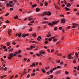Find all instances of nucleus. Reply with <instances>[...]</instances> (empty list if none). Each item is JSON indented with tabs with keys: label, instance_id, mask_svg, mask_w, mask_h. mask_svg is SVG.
Here are the masks:
<instances>
[{
	"label": "nucleus",
	"instance_id": "nucleus-14",
	"mask_svg": "<svg viewBox=\"0 0 79 79\" xmlns=\"http://www.w3.org/2000/svg\"><path fill=\"white\" fill-rule=\"evenodd\" d=\"M42 24H44V23H45L46 24H48V21H43L42 22Z\"/></svg>",
	"mask_w": 79,
	"mask_h": 79
},
{
	"label": "nucleus",
	"instance_id": "nucleus-37",
	"mask_svg": "<svg viewBox=\"0 0 79 79\" xmlns=\"http://www.w3.org/2000/svg\"><path fill=\"white\" fill-rule=\"evenodd\" d=\"M59 30H60V31H61V30H62V27H59Z\"/></svg>",
	"mask_w": 79,
	"mask_h": 79
},
{
	"label": "nucleus",
	"instance_id": "nucleus-58",
	"mask_svg": "<svg viewBox=\"0 0 79 79\" xmlns=\"http://www.w3.org/2000/svg\"><path fill=\"white\" fill-rule=\"evenodd\" d=\"M36 70L37 71H40V70L39 69V68H37L36 69Z\"/></svg>",
	"mask_w": 79,
	"mask_h": 79
},
{
	"label": "nucleus",
	"instance_id": "nucleus-15",
	"mask_svg": "<svg viewBox=\"0 0 79 79\" xmlns=\"http://www.w3.org/2000/svg\"><path fill=\"white\" fill-rule=\"evenodd\" d=\"M18 18V15H16L15 17H14V19H17Z\"/></svg>",
	"mask_w": 79,
	"mask_h": 79
},
{
	"label": "nucleus",
	"instance_id": "nucleus-8",
	"mask_svg": "<svg viewBox=\"0 0 79 79\" xmlns=\"http://www.w3.org/2000/svg\"><path fill=\"white\" fill-rule=\"evenodd\" d=\"M6 6L7 7H8V6H10V7L13 6V5H12L10 4L9 3H7L6 4Z\"/></svg>",
	"mask_w": 79,
	"mask_h": 79
},
{
	"label": "nucleus",
	"instance_id": "nucleus-57",
	"mask_svg": "<svg viewBox=\"0 0 79 79\" xmlns=\"http://www.w3.org/2000/svg\"><path fill=\"white\" fill-rule=\"evenodd\" d=\"M12 10H13V8H10V11H12Z\"/></svg>",
	"mask_w": 79,
	"mask_h": 79
},
{
	"label": "nucleus",
	"instance_id": "nucleus-2",
	"mask_svg": "<svg viewBox=\"0 0 79 79\" xmlns=\"http://www.w3.org/2000/svg\"><path fill=\"white\" fill-rule=\"evenodd\" d=\"M48 15V16H51L52 13L50 11H45L42 14L40 15L41 16H44V15Z\"/></svg>",
	"mask_w": 79,
	"mask_h": 79
},
{
	"label": "nucleus",
	"instance_id": "nucleus-33",
	"mask_svg": "<svg viewBox=\"0 0 79 79\" xmlns=\"http://www.w3.org/2000/svg\"><path fill=\"white\" fill-rule=\"evenodd\" d=\"M27 60V58H25L23 59V61H26Z\"/></svg>",
	"mask_w": 79,
	"mask_h": 79
},
{
	"label": "nucleus",
	"instance_id": "nucleus-36",
	"mask_svg": "<svg viewBox=\"0 0 79 79\" xmlns=\"http://www.w3.org/2000/svg\"><path fill=\"white\" fill-rule=\"evenodd\" d=\"M48 40H49V42H50V41H52V39L51 38H49Z\"/></svg>",
	"mask_w": 79,
	"mask_h": 79
},
{
	"label": "nucleus",
	"instance_id": "nucleus-51",
	"mask_svg": "<svg viewBox=\"0 0 79 79\" xmlns=\"http://www.w3.org/2000/svg\"><path fill=\"white\" fill-rule=\"evenodd\" d=\"M70 28H71V26H68L67 27V29H70Z\"/></svg>",
	"mask_w": 79,
	"mask_h": 79
},
{
	"label": "nucleus",
	"instance_id": "nucleus-12",
	"mask_svg": "<svg viewBox=\"0 0 79 79\" xmlns=\"http://www.w3.org/2000/svg\"><path fill=\"white\" fill-rule=\"evenodd\" d=\"M67 7H69V6H71V4L70 3H68L67 4Z\"/></svg>",
	"mask_w": 79,
	"mask_h": 79
},
{
	"label": "nucleus",
	"instance_id": "nucleus-60",
	"mask_svg": "<svg viewBox=\"0 0 79 79\" xmlns=\"http://www.w3.org/2000/svg\"><path fill=\"white\" fill-rule=\"evenodd\" d=\"M57 68H58V69L59 68H61V67L60 66H58L57 67Z\"/></svg>",
	"mask_w": 79,
	"mask_h": 79
},
{
	"label": "nucleus",
	"instance_id": "nucleus-11",
	"mask_svg": "<svg viewBox=\"0 0 79 79\" xmlns=\"http://www.w3.org/2000/svg\"><path fill=\"white\" fill-rule=\"evenodd\" d=\"M55 8L56 9H58V10H60V7H58L57 6L55 5Z\"/></svg>",
	"mask_w": 79,
	"mask_h": 79
},
{
	"label": "nucleus",
	"instance_id": "nucleus-13",
	"mask_svg": "<svg viewBox=\"0 0 79 79\" xmlns=\"http://www.w3.org/2000/svg\"><path fill=\"white\" fill-rule=\"evenodd\" d=\"M6 75H3V76H1L0 77L1 79H3V78L6 77Z\"/></svg>",
	"mask_w": 79,
	"mask_h": 79
},
{
	"label": "nucleus",
	"instance_id": "nucleus-6",
	"mask_svg": "<svg viewBox=\"0 0 79 79\" xmlns=\"http://www.w3.org/2000/svg\"><path fill=\"white\" fill-rule=\"evenodd\" d=\"M40 53L41 56H42V54H45V52H43V51L41 50L40 52Z\"/></svg>",
	"mask_w": 79,
	"mask_h": 79
},
{
	"label": "nucleus",
	"instance_id": "nucleus-63",
	"mask_svg": "<svg viewBox=\"0 0 79 79\" xmlns=\"http://www.w3.org/2000/svg\"><path fill=\"white\" fill-rule=\"evenodd\" d=\"M18 35H19L18 37H20V36L21 35V34H18Z\"/></svg>",
	"mask_w": 79,
	"mask_h": 79
},
{
	"label": "nucleus",
	"instance_id": "nucleus-17",
	"mask_svg": "<svg viewBox=\"0 0 79 79\" xmlns=\"http://www.w3.org/2000/svg\"><path fill=\"white\" fill-rule=\"evenodd\" d=\"M40 11V9L39 8H36V12H38V11Z\"/></svg>",
	"mask_w": 79,
	"mask_h": 79
},
{
	"label": "nucleus",
	"instance_id": "nucleus-41",
	"mask_svg": "<svg viewBox=\"0 0 79 79\" xmlns=\"http://www.w3.org/2000/svg\"><path fill=\"white\" fill-rule=\"evenodd\" d=\"M40 6H43V3H42L41 2H40Z\"/></svg>",
	"mask_w": 79,
	"mask_h": 79
},
{
	"label": "nucleus",
	"instance_id": "nucleus-40",
	"mask_svg": "<svg viewBox=\"0 0 79 79\" xmlns=\"http://www.w3.org/2000/svg\"><path fill=\"white\" fill-rule=\"evenodd\" d=\"M32 65L34 67H35V63H34L32 64Z\"/></svg>",
	"mask_w": 79,
	"mask_h": 79
},
{
	"label": "nucleus",
	"instance_id": "nucleus-21",
	"mask_svg": "<svg viewBox=\"0 0 79 79\" xmlns=\"http://www.w3.org/2000/svg\"><path fill=\"white\" fill-rule=\"evenodd\" d=\"M76 59H74V60L73 61V63L75 64L76 63Z\"/></svg>",
	"mask_w": 79,
	"mask_h": 79
},
{
	"label": "nucleus",
	"instance_id": "nucleus-9",
	"mask_svg": "<svg viewBox=\"0 0 79 79\" xmlns=\"http://www.w3.org/2000/svg\"><path fill=\"white\" fill-rule=\"evenodd\" d=\"M12 31L11 30V29H9L8 31V34H11V33Z\"/></svg>",
	"mask_w": 79,
	"mask_h": 79
},
{
	"label": "nucleus",
	"instance_id": "nucleus-42",
	"mask_svg": "<svg viewBox=\"0 0 79 79\" xmlns=\"http://www.w3.org/2000/svg\"><path fill=\"white\" fill-rule=\"evenodd\" d=\"M13 50V49L11 48L9 50V52H12Z\"/></svg>",
	"mask_w": 79,
	"mask_h": 79
},
{
	"label": "nucleus",
	"instance_id": "nucleus-19",
	"mask_svg": "<svg viewBox=\"0 0 79 79\" xmlns=\"http://www.w3.org/2000/svg\"><path fill=\"white\" fill-rule=\"evenodd\" d=\"M50 37H51V34H48L46 35V37L48 38Z\"/></svg>",
	"mask_w": 79,
	"mask_h": 79
},
{
	"label": "nucleus",
	"instance_id": "nucleus-22",
	"mask_svg": "<svg viewBox=\"0 0 79 79\" xmlns=\"http://www.w3.org/2000/svg\"><path fill=\"white\" fill-rule=\"evenodd\" d=\"M0 19H2V21H4V20H3V17L2 16L0 17Z\"/></svg>",
	"mask_w": 79,
	"mask_h": 79
},
{
	"label": "nucleus",
	"instance_id": "nucleus-62",
	"mask_svg": "<svg viewBox=\"0 0 79 79\" xmlns=\"http://www.w3.org/2000/svg\"><path fill=\"white\" fill-rule=\"evenodd\" d=\"M36 55H37V56H40V55L38 53H37L36 54Z\"/></svg>",
	"mask_w": 79,
	"mask_h": 79
},
{
	"label": "nucleus",
	"instance_id": "nucleus-38",
	"mask_svg": "<svg viewBox=\"0 0 79 79\" xmlns=\"http://www.w3.org/2000/svg\"><path fill=\"white\" fill-rule=\"evenodd\" d=\"M13 1H9V3H10V4H13Z\"/></svg>",
	"mask_w": 79,
	"mask_h": 79
},
{
	"label": "nucleus",
	"instance_id": "nucleus-61",
	"mask_svg": "<svg viewBox=\"0 0 79 79\" xmlns=\"http://www.w3.org/2000/svg\"><path fill=\"white\" fill-rule=\"evenodd\" d=\"M64 4H65V5H66V4L67 3L66 2V1H65V0H64Z\"/></svg>",
	"mask_w": 79,
	"mask_h": 79
},
{
	"label": "nucleus",
	"instance_id": "nucleus-44",
	"mask_svg": "<svg viewBox=\"0 0 79 79\" xmlns=\"http://www.w3.org/2000/svg\"><path fill=\"white\" fill-rule=\"evenodd\" d=\"M34 23V21H31L30 22V23Z\"/></svg>",
	"mask_w": 79,
	"mask_h": 79
},
{
	"label": "nucleus",
	"instance_id": "nucleus-48",
	"mask_svg": "<svg viewBox=\"0 0 79 79\" xmlns=\"http://www.w3.org/2000/svg\"><path fill=\"white\" fill-rule=\"evenodd\" d=\"M32 43H34V44H37V42L34 41H32Z\"/></svg>",
	"mask_w": 79,
	"mask_h": 79
},
{
	"label": "nucleus",
	"instance_id": "nucleus-54",
	"mask_svg": "<svg viewBox=\"0 0 79 79\" xmlns=\"http://www.w3.org/2000/svg\"><path fill=\"white\" fill-rule=\"evenodd\" d=\"M27 73V72H24L23 73V75H24V74H26Z\"/></svg>",
	"mask_w": 79,
	"mask_h": 79
},
{
	"label": "nucleus",
	"instance_id": "nucleus-1",
	"mask_svg": "<svg viewBox=\"0 0 79 79\" xmlns=\"http://www.w3.org/2000/svg\"><path fill=\"white\" fill-rule=\"evenodd\" d=\"M60 22V20H57V21H56V20H54L52 22V23H48V25L49 26H53V25H55V24H57V23H58Z\"/></svg>",
	"mask_w": 79,
	"mask_h": 79
},
{
	"label": "nucleus",
	"instance_id": "nucleus-59",
	"mask_svg": "<svg viewBox=\"0 0 79 79\" xmlns=\"http://www.w3.org/2000/svg\"><path fill=\"white\" fill-rule=\"evenodd\" d=\"M51 78V79H53V75H51L50 76Z\"/></svg>",
	"mask_w": 79,
	"mask_h": 79
},
{
	"label": "nucleus",
	"instance_id": "nucleus-52",
	"mask_svg": "<svg viewBox=\"0 0 79 79\" xmlns=\"http://www.w3.org/2000/svg\"><path fill=\"white\" fill-rule=\"evenodd\" d=\"M30 60H31V59H28V60L27 61V62H29V61H30Z\"/></svg>",
	"mask_w": 79,
	"mask_h": 79
},
{
	"label": "nucleus",
	"instance_id": "nucleus-46",
	"mask_svg": "<svg viewBox=\"0 0 79 79\" xmlns=\"http://www.w3.org/2000/svg\"><path fill=\"white\" fill-rule=\"evenodd\" d=\"M30 77V75L29 74H28L27 77V78H29Z\"/></svg>",
	"mask_w": 79,
	"mask_h": 79
},
{
	"label": "nucleus",
	"instance_id": "nucleus-53",
	"mask_svg": "<svg viewBox=\"0 0 79 79\" xmlns=\"http://www.w3.org/2000/svg\"><path fill=\"white\" fill-rule=\"evenodd\" d=\"M44 48H46V49H47L48 48L46 46H44Z\"/></svg>",
	"mask_w": 79,
	"mask_h": 79
},
{
	"label": "nucleus",
	"instance_id": "nucleus-23",
	"mask_svg": "<svg viewBox=\"0 0 79 79\" xmlns=\"http://www.w3.org/2000/svg\"><path fill=\"white\" fill-rule=\"evenodd\" d=\"M32 36H34V37H36V34L35 33H33L32 34Z\"/></svg>",
	"mask_w": 79,
	"mask_h": 79
},
{
	"label": "nucleus",
	"instance_id": "nucleus-35",
	"mask_svg": "<svg viewBox=\"0 0 79 79\" xmlns=\"http://www.w3.org/2000/svg\"><path fill=\"white\" fill-rule=\"evenodd\" d=\"M32 28L31 27V28L29 30V31H32Z\"/></svg>",
	"mask_w": 79,
	"mask_h": 79
},
{
	"label": "nucleus",
	"instance_id": "nucleus-34",
	"mask_svg": "<svg viewBox=\"0 0 79 79\" xmlns=\"http://www.w3.org/2000/svg\"><path fill=\"white\" fill-rule=\"evenodd\" d=\"M68 73H69V72H67V71H65V74H67V75H68Z\"/></svg>",
	"mask_w": 79,
	"mask_h": 79
},
{
	"label": "nucleus",
	"instance_id": "nucleus-27",
	"mask_svg": "<svg viewBox=\"0 0 79 79\" xmlns=\"http://www.w3.org/2000/svg\"><path fill=\"white\" fill-rule=\"evenodd\" d=\"M57 69V68L55 67L53 68L52 70L53 71H55V70L56 69Z\"/></svg>",
	"mask_w": 79,
	"mask_h": 79
},
{
	"label": "nucleus",
	"instance_id": "nucleus-39",
	"mask_svg": "<svg viewBox=\"0 0 79 79\" xmlns=\"http://www.w3.org/2000/svg\"><path fill=\"white\" fill-rule=\"evenodd\" d=\"M12 44H13L14 45H16V43L15 42H12Z\"/></svg>",
	"mask_w": 79,
	"mask_h": 79
},
{
	"label": "nucleus",
	"instance_id": "nucleus-28",
	"mask_svg": "<svg viewBox=\"0 0 79 79\" xmlns=\"http://www.w3.org/2000/svg\"><path fill=\"white\" fill-rule=\"evenodd\" d=\"M42 71L43 73H46V72L44 69H42Z\"/></svg>",
	"mask_w": 79,
	"mask_h": 79
},
{
	"label": "nucleus",
	"instance_id": "nucleus-10",
	"mask_svg": "<svg viewBox=\"0 0 79 79\" xmlns=\"http://www.w3.org/2000/svg\"><path fill=\"white\" fill-rule=\"evenodd\" d=\"M26 36H28V34H23V36H22V37H25Z\"/></svg>",
	"mask_w": 79,
	"mask_h": 79
},
{
	"label": "nucleus",
	"instance_id": "nucleus-29",
	"mask_svg": "<svg viewBox=\"0 0 79 79\" xmlns=\"http://www.w3.org/2000/svg\"><path fill=\"white\" fill-rule=\"evenodd\" d=\"M57 27H54V31H56V30H57Z\"/></svg>",
	"mask_w": 79,
	"mask_h": 79
},
{
	"label": "nucleus",
	"instance_id": "nucleus-24",
	"mask_svg": "<svg viewBox=\"0 0 79 79\" xmlns=\"http://www.w3.org/2000/svg\"><path fill=\"white\" fill-rule=\"evenodd\" d=\"M15 77V75H13L12 76H11L10 77V79H12V78H13V77Z\"/></svg>",
	"mask_w": 79,
	"mask_h": 79
},
{
	"label": "nucleus",
	"instance_id": "nucleus-30",
	"mask_svg": "<svg viewBox=\"0 0 79 79\" xmlns=\"http://www.w3.org/2000/svg\"><path fill=\"white\" fill-rule=\"evenodd\" d=\"M48 5V2H45V6H47Z\"/></svg>",
	"mask_w": 79,
	"mask_h": 79
},
{
	"label": "nucleus",
	"instance_id": "nucleus-5",
	"mask_svg": "<svg viewBox=\"0 0 79 79\" xmlns=\"http://www.w3.org/2000/svg\"><path fill=\"white\" fill-rule=\"evenodd\" d=\"M60 21L61 23L64 24L66 22V20L65 19H62L60 20Z\"/></svg>",
	"mask_w": 79,
	"mask_h": 79
},
{
	"label": "nucleus",
	"instance_id": "nucleus-32",
	"mask_svg": "<svg viewBox=\"0 0 79 79\" xmlns=\"http://www.w3.org/2000/svg\"><path fill=\"white\" fill-rule=\"evenodd\" d=\"M35 73H32L31 75V76H35Z\"/></svg>",
	"mask_w": 79,
	"mask_h": 79
},
{
	"label": "nucleus",
	"instance_id": "nucleus-26",
	"mask_svg": "<svg viewBox=\"0 0 79 79\" xmlns=\"http://www.w3.org/2000/svg\"><path fill=\"white\" fill-rule=\"evenodd\" d=\"M60 42H58L56 43V45H60Z\"/></svg>",
	"mask_w": 79,
	"mask_h": 79
},
{
	"label": "nucleus",
	"instance_id": "nucleus-64",
	"mask_svg": "<svg viewBox=\"0 0 79 79\" xmlns=\"http://www.w3.org/2000/svg\"><path fill=\"white\" fill-rule=\"evenodd\" d=\"M63 64V62H61L60 63V64L61 65Z\"/></svg>",
	"mask_w": 79,
	"mask_h": 79
},
{
	"label": "nucleus",
	"instance_id": "nucleus-25",
	"mask_svg": "<svg viewBox=\"0 0 79 79\" xmlns=\"http://www.w3.org/2000/svg\"><path fill=\"white\" fill-rule=\"evenodd\" d=\"M5 23H6V24H7L8 23H10V21L8 20H6V21L5 22Z\"/></svg>",
	"mask_w": 79,
	"mask_h": 79
},
{
	"label": "nucleus",
	"instance_id": "nucleus-18",
	"mask_svg": "<svg viewBox=\"0 0 79 79\" xmlns=\"http://www.w3.org/2000/svg\"><path fill=\"white\" fill-rule=\"evenodd\" d=\"M36 6H37V4H35L32 5V8H34V7H36Z\"/></svg>",
	"mask_w": 79,
	"mask_h": 79
},
{
	"label": "nucleus",
	"instance_id": "nucleus-43",
	"mask_svg": "<svg viewBox=\"0 0 79 79\" xmlns=\"http://www.w3.org/2000/svg\"><path fill=\"white\" fill-rule=\"evenodd\" d=\"M3 69H4V71H6L7 69V67H6L5 68Z\"/></svg>",
	"mask_w": 79,
	"mask_h": 79
},
{
	"label": "nucleus",
	"instance_id": "nucleus-56",
	"mask_svg": "<svg viewBox=\"0 0 79 79\" xmlns=\"http://www.w3.org/2000/svg\"><path fill=\"white\" fill-rule=\"evenodd\" d=\"M56 62L57 63H60V60H58L56 61Z\"/></svg>",
	"mask_w": 79,
	"mask_h": 79
},
{
	"label": "nucleus",
	"instance_id": "nucleus-7",
	"mask_svg": "<svg viewBox=\"0 0 79 79\" xmlns=\"http://www.w3.org/2000/svg\"><path fill=\"white\" fill-rule=\"evenodd\" d=\"M27 19L29 21H31L33 19V18H32V16H30L27 18Z\"/></svg>",
	"mask_w": 79,
	"mask_h": 79
},
{
	"label": "nucleus",
	"instance_id": "nucleus-45",
	"mask_svg": "<svg viewBox=\"0 0 79 79\" xmlns=\"http://www.w3.org/2000/svg\"><path fill=\"white\" fill-rule=\"evenodd\" d=\"M57 41V39H54L53 40V42H56V41Z\"/></svg>",
	"mask_w": 79,
	"mask_h": 79
},
{
	"label": "nucleus",
	"instance_id": "nucleus-16",
	"mask_svg": "<svg viewBox=\"0 0 79 79\" xmlns=\"http://www.w3.org/2000/svg\"><path fill=\"white\" fill-rule=\"evenodd\" d=\"M6 44H7L6 46H10V45L11 44V43L9 42L6 43Z\"/></svg>",
	"mask_w": 79,
	"mask_h": 79
},
{
	"label": "nucleus",
	"instance_id": "nucleus-3",
	"mask_svg": "<svg viewBox=\"0 0 79 79\" xmlns=\"http://www.w3.org/2000/svg\"><path fill=\"white\" fill-rule=\"evenodd\" d=\"M73 55L72 54H68V55L67 58L68 59H73V57H72L71 55Z\"/></svg>",
	"mask_w": 79,
	"mask_h": 79
},
{
	"label": "nucleus",
	"instance_id": "nucleus-47",
	"mask_svg": "<svg viewBox=\"0 0 79 79\" xmlns=\"http://www.w3.org/2000/svg\"><path fill=\"white\" fill-rule=\"evenodd\" d=\"M64 36H62V40H64Z\"/></svg>",
	"mask_w": 79,
	"mask_h": 79
},
{
	"label": "nucleus",
	"instance_id": "nucleus-31",
	"mask_svg": "<svg viewBox=\"0 0 79 79\" xmlns=\"http://www.w3.org/2000/svg\"><path fill=\"white\" fill-rule=\"evenodd\" d=\"M75 55H76V56H78V55H79V54H78L77 52H75Z\"/></svg>",
	"mask_w": 79,
	"mask_h": 79
},
{
	"label": "nucleus",
	"instance_id": "nucleus-20",
	"mask_svg": "<svg viewBox=\"0 0 79 79\" xmlns=\"http://www.w3.org/2000/svg\"><path fill=\"white\" fill-rule=\"evenodd\" d=\"M64 9L65 10H67V11H69V10H70V9L67 8V7H65L64 8Z\"/></svg>",
	"mask_w": 79,
	"mask_h": 79
},
{
	"label": "nucleus",
	"instance_id": "nucleus-49",
	"mask_svg": "<svg viewBox=\"0 0 79 79\" xmlns=\"http://www.w3.org/2000/svg\"><path fill=\"white\" fill-rule=\"evenodd\" d=\"M53 70H52V69H51V70H50V73H53Z\"/></svg>",
	"mask_w": 79,
	"mask_h": 79
},
{
	"label": "nucleus",
	"instance_id": "nucleus-4",
	"mask_svg": "<svg viewBox=\"0 0 79 79\" xmlns=\"http://www.w3.org/2000/svg\"><path fill=\"white\" fill-rule=\"evenodd\" d=\"M13 54L12 53H10L9 55V56L8 57V58L9 60H11V58H13Z\"/></svg>",
	"mask_w": 79,
	"mask_h": 79
},
{
	"label": "nucleus",
	"instance_id": "nucleus-55",
	"mask_svg": "<svg viewBox=\"0 0 79 79\" xmlns=\"http://www.w3.org/2000/svg\"><path fill=\"white\" fill-rule=\"evenodd\" d=\"M48 42L47 41H45L44 42V44H48Z\"/></svg>",
	"mask_w": 79,
	"mask_h": 79
},
{
	"label": "nucleus",
	"instance_id": "nucleus-50",
	"mask_svg": "<svg viewBox=\"0 0 79 79\" xmlns=\"http://www.w3.org/2000/svg\"><path fill=\"white\" fill-rule=\"evenodd\" d=\"M2 48H3V49H5V48H6V46H4Z\"/></svg>",
	"mask_w": 79,
	"mask_h": 79
}]
</instances>
